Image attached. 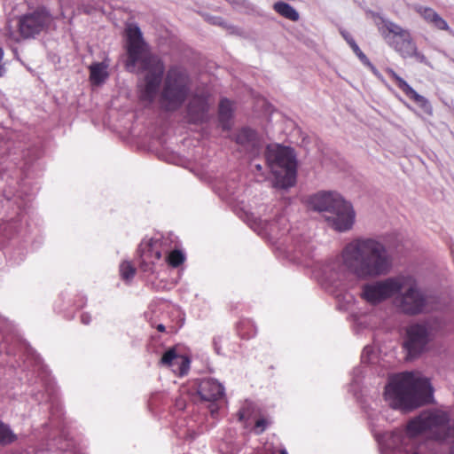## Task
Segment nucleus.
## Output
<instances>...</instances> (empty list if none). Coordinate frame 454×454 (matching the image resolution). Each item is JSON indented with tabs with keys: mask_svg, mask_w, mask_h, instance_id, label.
<instances>
[{
	"mask_svg": "<svg viewBox=\"0 0 454 454\" xmlns=\"http://www.w3.org/2000/svg\"><path fill=\"white\" fill-rule=\"evenodd\" d=\"M4 54V49L0 46V77H3L6 73V67L3 63Z\"/></svg>",
	"mask_w": 454,
	"mask_h": 454,
	"instance_id": "obj_37",
	"label": "nucleus"
},
{
	"mask_svg": "<svg viewBox=\"0 0 454 454\" xmlns=\"http://www.w3.org/2000/svg\"><path fill=\"white\" fill-rule=\"evenodd\" d=\"M352 379L350 382V391L356 395L358 391L359 386L363 379V369L361 367H356L353 369L351 373Z\"/></svg>",
	"mask_w": 454,
	"mask_h": 454,
	"instance_id": "obj_27",
	"label": "nucleus"
},
{
	"mask_svg": "<svg viewBox=\"0 0 454 454\" xmlns=\"http://www.w3.org/2000/svg\"><path fill=\"white\" fill-rule=\"evenodd\" d=\"M51 21L52 17L50 12L45 7H39L19 18L18 30L24 39L35 38L41 32L48 29Z\"/></svg>",
	"mask_w": 454,
	"mask_h": 454,
	"instance_id": "obj_10",
	"label": "nucleus"
},
{
	"mask_svg": "<svg viewBox=\"0 0 454 454\" xmlns=\"http://www.w3.org/2000/svg\"><path fill=\"white\" fill-rule=\"evenodd\" d=\"M267 425H268V421L266 419H264V418L258 419L255 422L254 429L255 434H262L266 429Z\"/></svg>",
	"mask_w": 454,
	"mask_h": 454,
	"instance_id": "obj_33",
	"label": "nucleus"
},
{
	"mask_svg": "<svg viewBox=\"0 0 454 454\" xmlns=\"http://www.w3.org/2000/svg\"><path fill=\"white\" fill-rule=\"evenodd\" d=\"M383 23V27L380 28V31L385 32L386 34H388L389 36H397L401 37L404 35V34L409 33L407 30H404L399 25L395 24V22L389 20L381 19Z\"/></svg>",
	"mask_w": 454,
	"mask_h": 454,
	"instance_id": "obj_22",
	"label": "nucleus"
},
{
	"mask_svg": "<svg viewBox=\"0 0 454 454\" xmlns=\"http://www.w3.org/2000/svg\"><path fill=\"white\" fill-rule=\"evenodd\" d=\"M433 27L439 30L448 31L450 34H453L452 29L449 27L447 21L443 20L440 15L431 24Z\"/></svg>",
	"mask_w": 454,
	"mask_h": 454,
	"instance_id": "obj_32",
	"label": "nucleus"
},
{
	"mask_svg": "<svg viewBox=\"0 0 454 454\" xmlns=\"http://www.w3.org/2000/svg\"><path fill=\"white\" fill-rule=\"evenodd\" d=\"M256 168H257V169H259V170H260V169H262L261 165H259V164H258V165H256Z\"/></svg>",
	"mask_w": 454,
	"mask_h": 454,
	"instance_id": "obj_45",
	"label": "nucleus"
},
{
	"mask_svg": "<svg viewBox=\"0 0 454 454\" xmlns=\"http://www.w3.org/2000/svg\"><path fill=\"white\" fill-rule=\"evenodd\" d=\"M312 210L325 213L328 225L338 232L349 231L355 223L356 212L350 202L333 192H319L309 200Z\"/></svg>",
	"mask_w": 454,
	"mask_h": 454,
	"instance_id": "obj_6",
	"label": "nucleus"
},
{
	"mask_svg": "<svg viewBox=\"0 0 454 454\" xmlns=\"http://www.w3.org/2000/svg\"><path fill=\"white\" fill-rule=\"evenodd\" d=\"M234 111L231 100L223 98L220 100L218 106L217 120L223 131H230L232 128V120Z\"/></svg>",
	"mask_w": 454,
	"mask_h": 454,
	"instance_id": "obj_17",
	"label": "nucleus"
},
{
	"mask_svg": "<svg viewBox=\"0 0 454 454\" xmlns=\"http://www.w3.org/2000/svg\"><path fill=\"white\" fill-rule=\"evenodd\" d=\"M411 280L410 276L398 275L368 283L363 286L362 296L369 303L376 305L400 294Z\"/></svg>",
	"mask_w": 454,
	"mask_h": 454,
	"instance_id": "obj_9",
	"label": "nucleus"
},
{
	"mask_svg": "<svg viewBox=\"0 0 454 454\" xmlns=\"http://www.w3.org/2000/svg\"><path fill=\"white\" fill-rule=\"evenodd\" d=\"M365 353H369V347H365L363 350L362 357H364Z\"/></svg>",
	"mask_w": 454,
	"mask_h": 454,
	"instance_id": "obj_42",
	"label": "nucleus"
},
{
	"mask_svg": "<svg viewBox=\"0 0 454 454\" xmlns=\"http://www.w3.org/2000/svg\"><path fill=\"white\" fill-rule=\"evenodd\" d=\"M81 322L82 324L88 325L91 322V316L88 312H84L81 315Z\"/></svg>",
	"mask_w": 454,
	"mask_h": 454,
	"instance_id": "obj_38",
	"label": "nucleus"
},
{
	"mask_svg": "<svg viewBox=\"0 0 454 454\" xmlns=\"http://www.w3.org/2000/svg\"><path fill=\"white\" fill-rule=\"evenodd\" d=\"M426 435L442 444H454V423L450 425V416L446 412H429L419 415L411 420L405 434H394L387 448L392 454H423L420 447L415 450V438Z\"/></svg>",
	"mask_w": 454,
	"mask_h": 454,
	"instance_id": "obj_4",
	"label": "nucleus"
},
{
	"mask_svg": "<svg viewBox=\"0 0 454 454\" xmlns=\"http://www.w3.org/2000/svg\"><path fill=\"white\" fill-rule=\"evenodd\" d=\"M382 36L386 42L395 49L403 59L412 58L415 52L416 43L412 41L410 33L404 34L401 37L389 36L388 34L382 32Z\"/></svg>",
	"mask_w": 454,
	"mask_h": 454,
	"instance_id": "obj_16",
	"label": "nucleus"
},
{
	"mask_svg": "<svg viewBox=\"0 0 454 454\" xmlns=\"http://www.w3.org/2000/svg\"><path fill=\"white\" fill-rule=\"evenodd\" d=\"M156 97L160 108L165 113H176L185 106V117L190 124L201 125L209 120L207 97L192 93V79L181 67L168 68Z\"/></svg>",
	"mask_w": 454,
	"mask_h": 454,
	"instance_id": "obj_2",
	"label": "nucleus"
},
{
	"mask_svg": "<svg viewBox=\"0 0 454 454\" xmlns=\"http://www.w3.org/2000/svg\"><path fill=\"white\" fill-rule=\"evenodd\" d=\"M239 419H240V420H241V419H243L244 416H243V414L241 413V411H239Z\"/></svg>",
	"mask_w": 454,
	"mask_h": 454,
	"instance_id": "obj_44",
	"label": "nucleus"
},
{
	"mask_svg": "<svg viewBox=\"0 0 454 454\" xmlns=\"http://www.w3.org/2000/svg\"><path fill=\"white\" fill-rule=\"evenodd\" d=\"M196 394L200 402L208 403V410L215 417L220 409L218 401L224 397V387L215 379H203L196 386Z\"/></svg>",
	"mask_w": 454,
	"mask_h": 454,
	"instance_id": "obj_13",
	"label": "nucleus"
},
{
	"mask_svg": "<svg viewBox=\"0 0 454 454\" xmlns=\"http://www.w3.org/2000/svg\"><path fill=\"white\" fill-rule=\"evenodd\" d=\"M384 397L394 410L411 412L434 401V388L428 378L405 372L390 378Z\"/></svg>",
	"mask_w": 454,
	"mask_h": 454,
	"instance_id": "obj_5",
	"label": "nucleus"
},
{
	"mask_svg": "<svg viewBox=\"0 0 454 454\" xmlns=\"http://www.w3.org/2000/svg\"><path fill=\"white\" fill-rule=\"evenodd\" d=\"M240 151L255 158L261 155L264 145L262 137L254 129L248 126L238 129L231 137Z\"/></svg>",
	"mask_w": 454,
	"mask_h": 454,
	"instance_id": "obj_12",
	"label": "nucleus"
},
{
	"mask_svg": "<svg viewBox=\"0 0 454 454\" xmlns=\"http://www.w3.org/2000/svg\"><path fill=\"white\" fill-rule=\"evenodd\" d=\"M166 261L171 267L177 268L185 261V254L182 250L175 249L168 254Z\"/></svg>",
	"mask_w": 454,
	"mask_h": 454,
	"instance_id": "obj_24",
	"label": "nucleus"
},
{
	"mask_svg": "<svg viewBox=\"0 0 454 454\" xmlns=\"http://www.w3.org/2000/svg\"><path fill=\"white\" fill-rule=\"evenodd\" d=\"M412 57L415 58L417 61L420 63L427 64V59L426 56L423 53L418 51L417 46L415 47V52L412 53Z\"/></svg>",
	"mask_w": 454,
	"mask_h": 454,
	"instance_id": "obj_36",
	"label": "nucleus"
},
{
	"mask_svg": "<svg viewBox=\"0 0 454 454\" xmlns=\"http://www.w3.org/2000/svg\"><path fill=\"white\" fill-rule=\"evenodd\" d=\"M387 74L395 82L396 86L406 94L411 86L401 76H399L393 69H388Z\"/></svg>",
	"mask_w": 454,
	"mask_h": 454,
	"instance_id": "obj_29",
	"label": "nucleus"
},
{
	"mask_svg": "<svg viewBox=\"0 0 454 454\" xmlns=\"http://www.w3.org/2000/svg\"><path fill=\"white\" fill-rule=\"evenodd\" d=\"M25 348L27 356L35 362V364L38 367L39 375L41 377L42 382H43L46 391L51 395V407L50 412L51 417H56L57 419H61L64 412L61 404L54 396L55 395V386L54 381L51 379L50 372L46 366L43 364V360L39 354L28 344H25Z\"/></svg>",
	"mask_w": 454,
	"mask_h": 454,
	"instance_id": "obj_11",
	"label": "nucleus"
},
{
	"mask_svg": "<svg viewBox=\"0 0 454 454\" xmlns=\"http://www.w3.org/2000/svg\"><path fill=\"white\" fill-rule=\"evenodd\" d=\"M387 74L395 82L396 86L406 94L411 86L401 76H399L393 69H388Z\"/></svg>",
	"mask_w": 454,
	"mask_h": 454,
	"instance_id": "obj_30",
	"label": "nucleus"
},
{
	"mask_svg": "<svg viewBox=\"0 0 454 454\" xmlns=\"http://www.w3.org/2000/svg\"><path fill=\"white\" fill-rule=\"evenodd\" d=\"M160 258H161V251L159 249V245H157V247H155V248H154L153 260L154 262V261L160 260Z\"/></svg>",
	"mask_w": 454,
	"mask_h": 454,
	"instance_id": "obj_39",
	"label": "nucleus"
},
{
	"mask_svg": "<svg viewBox=\"0 0 454 454\" xmlns=\"http://www.w3.org/2000/svg\"><path fill=\"white\" fill-rule=\"evenodd\" d=\"M264 158L273 175L275 188L287 191L295 185L298 163L294 148L279 144L268 145Z\"/></svg>",
	"mask_w": 454,
	"mask_h": 454,
	"instance_id": "obj_7",
	"label": "nucleus"
},
{
	"mask_svg": "<svg viewBox=\"0 0 454 454\" xmlns=\"http://www.w3.org/2000/svg\"><path fill=\"white\" fill-rule=\"evenodd\" d=\"M108 65L103 62H94L90 66V80L93 84L100 85L108 77Z\"/></svg>",
	"mask_w": 454,
	"mask_h": 454,
	"instance_id": "obj_18",
	"label": "nucleus"
},
{
	"mask_svg": "<svg viewBox=\"0 0 454 454\" xmlns=\"http://www.w3.org/2000/svg\"><path fill=\"white\" fill-rule=\"evenodd\" d=\"M362 64L367 67L372 72L373 74H375L376 76H380V73L368 58L367 60L362 61Z\"/></svg>",
	"mask_w": 454,
	"mask_h": 454,
	"instance_id": "obj_35",
	"label": "nucleus"
},
{
	"mask_svg": "<svg viewBox=\"0 0 454 454\" xmlns=\"http://www.w3.org/2000/svg\"><path fill=\"white\" fill-rule=\"evenodd\" d=\"M137 253V255L140 260L139 268L144 272L153 273V268L154 262L145 258L144 244H139Z\"/></svg>",
	"mask_w": 454,
	"mask_h": 454,
	"instance_id": "obj_25",
	"label": "nucleus"
},
{
	"mask_svg": "<svg viewBox=\"0 0 454 454\" xmlns=\"http://www.w3.org/2000/svg\"><path fill=\"white\" fill-rule=\"evenodd\" d=\"M17 440L11 427L0 420V445H8Z\"/></svg>",
	"mask_w": 454,
	"mask_h": 454,
	"instance_id": "obj_23",
	"label": "nucleus"
},
{
	"mask_svg": "<svg viewBox=\"0 0 454 454\" xmlns=\"http://www.w3.org/2000/svg\"><path fill=\"white\" fill-rule=\"evenodd\" d=\"M339 30L343 39L350 46V48L352 49L356 56L359 59V60L361 62L367 60V56L361 51V49L359 48L358 44L356 43L353 36L350 35V33L342 27H340Z\"/></svg>",
	"mask_w": 454,
	"mask_h": 454,
	"instance_id": "obj_21",
	"label": "nucleus"
},
{
	"mask_svg": "<svg viewBox=\"0 0 454 454\" xmlns=\"http://www.w3.org/2000/svg\"><path fill=\"white\" fill-rule=\"evenodd\" d=\"M136 271V268L128 261L122 262L120 265V274L125 282L130 281L134 278Z\"/></svg>",
	"mask_w": 454,
	"mask_h": 454,
	"instance_id": "obj_26",
	"label": "nucleus"
},
{
	"mask_svg": "<svg viewBox=\"0 0 454 454\" xmlns=\"http://www.w3.org/2000/svg\"><path fill=\"white\" fill-rule=\"evenodd\" d=\"M273 10L282 17L297 21L300 18L299 12L289 4L284 1L276 2L273 4Z\"/></svg>",
	"mask_w": 454,
	"mask_h": 454,
	"instance_id": "obj_19",
	"label": "nucleus"
},
{
	"mask_svg": "<svg viewBox=\"0 0 454 454\" xmlns=\"http://www.w3.org/2000/svg\"><path fill=\"white\" fill-rule=\"evenodd\" d=\"M404 288H406L404 293L397 294L396 300L400 309L408 315L421 313L427 303L426 295L417 287L412 278Z\"/></svg>",
	"mask_w": 454,
	"mask_h": 454,
	"instance_id": "obj_14",
	"label": "nucleus"
},
{
	"mask_svg": "<svg viewBox=\"0 0 454 454\" xmlns=\"http://www.w3.org/2000/svg\"><path fill=\"white\" fill-rule=\"evenodd\" d=\"M221 342H222V337L221 336H215L213 339V347L214 350L217 355H221Z\"/></svg>",
	"mask_w": 454,
	"mask_h": 454,
	"instance_id": "obj_34",
	"label": "nucleus"
},
{
	"mask_svg": "<svg viewBox=\"0 0 454 454\" xmlns=\"http://www.w3.org/2000/svg\"><path fill=\"white\" fill-rule=\"evenodd\" d=\"M158 332L164 333L166 331V327L162 324H159L156 327Z\"/></svg>",
	"mask_w": 454,
	"mask_h": 454,
	"instance_id": "obj_40",
	"label": "nucleus"
},
{
	"mask_svg": "<svg viewBox=\"0 0 454 454\" xmlns=\"http://www.w3.org/2000/svg\"><path fill=\"white\" fill-rule=\"evenodd\" d=\"M160 239H154L153 238L147 241L143 240L140 244H144L145 258L150 261H153V257L154 248L157 247V245H160Z\"/></svg>",
	"mask_w": 454,
	"mask_h": 454,
	"instance_id": "obj_28",
	"label": "nucleus"
},
{
	"mask_svg": "<svg viewBox=\"0 0 454 454\" xmlns=\"http://www.w3.org/2000/svg\"><path fill=\"white\" fill-rule=\"evenodd\" d=\"M191 360L187 356H182L177 352L176 348L172 347L168 348L161 356L160 364L163 366L173 368L177 366L178 373L180 376L187 374L190 368Z\"/></svg>",
	"mask_w": 454,
	"mask_h": 454,
	"instance_id": "obj_15",
	"label": "nucleus"
},
{
	"mask_svg": "<svg viewBox=\"0 0 454 454\" xmlns=\"http://www.w3.org/2000/svg\"><path fill=\"white\" fill-rule=\"evenodd\" d=\"M445 326V320L440 317H431L408 325L403 340L406 359L414 360L427 352L430 344Z\"/></svg>",
	"mask_w": 454,
	"mask_h": 454,
	"instance_id": "obj_8",
	"label": "nucleus"
},
{
	"mask_svg": "<svg viewBox=\"0 0 454 454\" xmlns=\"http://www.w3.org/2000/svg\"><path fill=\"white\" fill-rule=\"evenodd\" d=\"M125 51L127 59L124 66L129 73H134L138 63L139 70L145 72L144 84L140 88L141 98L153 103L159 92L165 74V65L161 59L154 54L144 56L147 43L142 31L137 24H129L125 29Z\"/></svg>",
	"mask_w": 454,
	"mask_h": 454,
	"instance_id": "obj_3",
	"label": "nucleus"
},
{
	"mask_svg": "<svg viewBox=\"0 0 454 454\" xmlns=\"http://www.w3.org/2000/svg\"><path fill=\"white\" fill-rule=\"evenodd\" d=\"M255 332H256V330H255V329H254V330H253V332H252L251 333H249V334H248V338H250L251 336H254V335L255 334ZM240 333H241V334H242V336H243L244 338H245V337H247V335L244 334V333H243V332H241V331H240Z\"/></svg>",
	"mask_w": 454,
	"mask_h": 454,
	"instance_id": "obj_41",
	"label": "nucleus"
},
{
	"mask_svg": "<svg viewBox=\"0 0 454 454\" xmlns=\"http://www.w3.org/2000/svg\"><path fill=\"white\" fill-rule=\"evenodd\" d=\"M421 16L424 18V20L429 23L432 24L433 21L438 17V13L429 7L420 8L419 11Z\"/></svg>",
	"mask_w": 454,
	"mask_h": 454,
	"instance_id": "obj_31",
	"label": "nucleus"
},
{
	"mask_svg": "<svg viewBox=\"0 0 454 454\" xmlns=\"http://www.w3.org/2000/svg\"><path fill=\"white\" fill-rule=\"evenodd\" d=\"M279 454H288L287 450L286 449H281L279 450Z\"/></svg>",
	"mask_w": 454,
	"mask_h": 454,
	"instance_id": "obj_43",
	"label": "nucleus"
},
{
	"mask_svg": "<svg viewBox=\"0 0 454 454\" xmlns=\"http://www.w3.org/2000/svg\"><path fill=\"white\" fill-rule=\"evenodd\" d=\"M405 95L413 100L425 114L428 115L433 114V107L430 102L424 96L419 94L412 87Z\"/></svg>",
	"mask_w": 454,
	"mask_h": 454,
	"instance_id": "obj_20",
	"label": "nucleus"
},
{
	"mask_svg": "<svg viewBox=\"0 0 454 454\" xmlns=\"http://www.w3.org/2000/svg\"><path fill=\"white\" fill-rule=\"evenodd\" d=\"M343 263L329 260L319 267L323 286L334 293L345 287V269L356 278L367 280L387 275L393 267L392 256L386 246L372 238H359L343 251Z\"/></svg>",
	"mask_w": 454,
	"mask_h": 454,
	"instance_id": "obj_1",
	"label": "nucleus"
}]
</instances>
